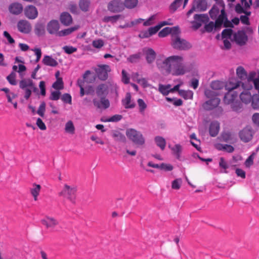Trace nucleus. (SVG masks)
Here are the masks:
<instances>
[{
    "label": "nucleus",
    "instance_id": "62",
    "mask_svg": "<svg viewBox=\"0 0 259 259\" xmlns=\"http://www.w3.org/2000/svg\"><path fill=\"white\" fill-rule=\"evenodd\" d=\"M53 88L57 90H60L63 89V84L61 79L57 80L53 84Z\"/></svg>",
    "mask_w": 259,
    "mask_h": 259
},
{
    "label": "nucleus",
    "instance_id": "27",
    "mask_svg": "<svg viewBox=\"0 0 259 259\" xmlns=\"http://www.w3.org/2000/svg\"><path fill=\"white\" fill-rule=\"evenodd\" d=\"M42 61L45 65L51 67H56L58 64L55 59L53 58L51 56L48 55L44 56Z\"/></svg>",
    "mask_w": 259,
    "mask_h": 259
},
{
    "label": "nucleus",
    "instance_id": "1",
    "mask_svg": "<svg viewBox=\"0 0 259 259\" xmlns=\"http://www.w3.org/2000/svg\"><path fill=\"white\" fill-rule=\"evenodd\" d=\"M156 65L158 69L164 72L175 76L183 75L190 71L189 65L184 64L181 56L174 55L165 59H158Z\"/></svg>",
    "mask_w": 259,
    "mask_h": 259
},
{
    "label": "nucleus",
    "instance_id": "63",
    "mask_svg": "<svg viewBox=\"0 0 259 259\" xmlns=\"http://www.w3.org/2000/svg\"><path fill=\"white\" fill-rule=\"evenodd\" d=\"M61 93L59 91H54L51 93L50 99L52 100H58L60 98Z\"/></svg>",
    "mask_w": 259,
    "mask_h": 259
},
{
    "label": "nucleus",
    "instance_id": "4",
    "mask_svg": "<svg viewBox=\"0 0 259 259\" xmlns=\"http://www.w3.org/2000/svg\"><path fill=\"white\" fill-rule=\"evenodd\" d=\"M205 95L210 99L203 104V108L206 110H211L217 107L220 103V99L217 97L219 94L209 89L204 92Z\"/></svg>",
    "mask_w": 259,
    "mask_h": 259
},
{
    "label": "nucleus",
    "instance_id": "35",
    "mask_svg": "<svg viewBox=\"0 0 259 259\" xmlns=\"http://www.w3.org/2000/svg\"><path fill=\"white\" fill-rule=\"evenodd\" d=\"M35 33L38 36H42L45 33V27L43 24L37 23L34 28Z\"/></svg>",
    "mask_w": 259,
    "mask_h": 259
},
{
    "label": "nucleus",
    "instance_id": "26",
    "mask_svg": "<svg viewBox=\"0 0 259 259\" xmlns=\"http://www.w3.org/2000/svg\"><path fill=\"white\" fill-rule=\"evenodd\" d=\"M60 21L64 25H69L72 22V17L68 13H62L60 15Z\"/></svg>",
    "mask_w": 259,
    "mask_h": 259
},
{
    "label": "nucleus",
    "instance_id": "29",
    "mask_svg": "<svg viewBox=\"0 0 259 259\" xmlns=\"http://www.w3.org/2000/svg\"><path fill=\"white\" fill-rule=\"evenodd\" d=\"M41 186L39 185L33 184L32 187L30 189V193L33 196L34 200L36 201L37 197L39 194Z\"/></svg>",
    "mask_w": 259,
    "mask_h": 259
},
{
    "label": "nucleus",
    "instance_id": "40",
    "mask_svg": "<svg viewBox=\"0 0 259 259\" xmlns=\"http://www.w3.org/2000/svg\"><path fill=\"white\" fill-rule=\"evenodd\" d=\"M179 94L186 100L192 99L193 98V93L190 90H180Z\"/></svg>",
    "mask_w": 259,
    "mask_h": 259
},
{
    "label": "nucleus",
    "instance_id": "18",
    "mask_svg": "<svg viewBox=\"0 0 259 259\" xmlns=\"http://www.w3.org/2000/svg\"><path fill=\"white\" fill-rule=\"evenodd\" d=\"M194 20L195 21L193 22V27L195 29H198L201 26V22L203 21L204 18V22L208 19V17L205 15H198L195 14L194 16Z\"/></svg>",
    "mask_w": 259,
    "mask_h": 259
},
{
    "label": "nucleus",
    "instance_id": "44",
    "mask_svg": "<svg viewBox=\"0 0 259 259\" xmlns=\"http://www.w3.org/2000/svg\"><path fill=\"white\" fill-rule=\"evenodd\" d=\"M182 184V180L181 178L177 179L171 183V188L175 190H179Z\"/></svg>",
    "mask_w": 259,
    "mask_h": 259
},
{
    "label": "nucleus",
    "instance_id": "47",
    "mask_svg": "<svg viewBox=\"0 0 259 259\" xmlns=\"http://www.w3.org/2000/svg\"><path fill=\"white\" fill-rule=\"evenodd\" d=\"M256 75V73L254 72H251L249 73L248 75H247V79L248 84L246 87L249 86L250 84H254V81L255 80V76Z\"/></svg>",
    "mask_w": 259,
    "mask_h": 259
},
{
    "label": "nucleus",
    "instance_id": "5",
    "mask_svg": "<svg viewBox=\"0 0 259 259\" xmlns=\"http://www.w3.org/2000/svg\"><path fill=\"white\" fill-rule=\"evenodd\" d=\"M126 135L129 140L136 145H143L145 143V138L142 133L134 128L127 129Z\"/></svg>",
    "mask_w": 259,
    "mask_h": 259
},
{
    "label": "nucleus",
    "instance_id": "20",
    "mask_svg": "<svg viewBox=\"0 0 259 259\" xmlns=\"http://www.w3.org/2000/svg\"><path fill=\"white\" fill-rule=\"evenodd\" d=\"M122 105L126 109L133 108L135 106V104L131 100V95L130 93L126 94L125 97L122 100Z\"/></svg>",
    "mask_w": 259,
    "mask_h": 259
},
{
    "label": "nucleus",
    "instance_id": "55",
    "mask_svg": "<svg viewBox=\"0 0 259 259\" xmlns=\"http://www.w3.org/2000/svg\"><path fill=\"white\" fill-rule=\"evenodd\" d=\"M156 17V15L151 16L148 19L144 22L143 25L148 26L153 24L154 23V20H155Z\"/></svg>",
    "mask_w": 259,
    "mask_h": 259
},
{
    "label": "nucleus",
    "instance_id": "15",
    "mask_svg": "<svg viewBox=\"0 0 259 259\" xmlns=\"http://www.w3.org/2000/svg\"><path fill=\"white\" fill-rule=\"evenodd\" d=\"M24 13L27 18L29 19H34L38 15V11L35 7L29 5L24 9Z\"/></svg>",
    "mask_w": 259,
    "mask_h": 259
},
{
    "label": "nucleus",
    "instance_id": "21",
    "mask_svg": "<svg viewBox=\"0 0 259 259\" xmlns=\"http://www.w3.org/2000/svg\"><path fill=\"white\" fill-rule=\"evenodd\" d=\"M168 147L170 149L172 154L176 157V158L178 160H180L181 155L183 151L182 146L180 144H177L175 145L174 146H170L169 145Z\"/></svg>",
    "mask_w": 259,
    "mask_h": 259
},
{
    "label": "nucleus",
    "instance_id": "50",
    "mask_svg": "<svg viewBox=\"0 0 259 259\" xmlns=\"http://www.w3.org/2000/svg\"><path fill=\"white\" fill-rule=\"evenodd\" d=\"M63 50L67 54H71L77 51V48L70 46H65Z\"/></svg>",
    "mask_w": 259,
    "mask_h": 259
},
{
    "label": "nucleus",
    "instance_id": "56",
    "mask_svg": "<svg viewBox=\"0 0 259 259\" xmlns=\"http://www.w3.org/2000/svg\"><path fill=\"white\" fill-rule=\"evenodd\" d=\"M122 118V116L119 114H115L106 120L107 122H117L120 120Z\"/></svg>",
    "mask_w": 259,
    "mask_h": 259
},
{
    "label": "nucleus",
    "instance_id": "41",
    "mask_svg": "<svg viewBox=\"0 0 259 259\" xmlns=\"http://www.w3.org/2000/svg\"><path fill=\"white\" fill-rule=\"evenodd\" d=\"M217 148L220 150H224L229 153L232 152L234 150L233 146L227 144H219L217 146Z\"/></svg>",
    "mask_w": 259,
    "mask_h": 259
},
{
    "label": "nucleus",
    "instance_id": "12",
    "mask_svg": "<svg viewBox=\"0 0 259 259\" xmlns=\"http://www.w3.org/2000/svg\"><path fill=\"white\" fill-rule=\"evenodd\" d=\"M99 100L95 98L93 100V104L95 107L99 109H107L110 106V102L108 99L105 97H100Z\"/></svg>",
    "mask_w": 259,
    "mask_h": 259
},
{
    "label": "nucleus",
    "instance_id": "32",
    "mask_svg": "<svg viewBox=\"0 0 259 259\" xmlns=\"http://www.w3.org/2000/svg\"><path fill=\"white\" fill-rule=\"evenodd\" d=\"M79 28V26L78 25L74 26L73 27H71L68 28L67 29H65L64 30H62L60 31H59L57 33V34L59 36H63L69 35L72 33L73 32L77 30Z\"/></svg>",
    "mask_w": 259,
    "mask_h": 259
},
{
    "label": "nucleus",
    "instance_id": "58",
    "mask_svg": "<svg viewBox=\"0 0 259 259\" xmlns=\"http://www.w3.org/2000/svg\"><path fill=\"white\" fill-rule=\"evenodd\" d=\"M61 99L64 103L71 104L72 98L71 95L69 94H64L62 96Z\"/></svg>",
    "mask_w": 259,
    "mask_h": 259
},
{
    "label": "nucleus",
    "instance_id": "10",
    "mask_svg": "<svg viewBox=\"0 0 259 259\" xmlns=\"http://www.w3.org/2000/svg\"><path fill=\"white\" fill-rule=\"evenodd\" d=\"M110 71V67L108 65H99L95 70L98 77L103 80H105L107 78L108 72Z\"/></svg>",
    "mask_w": 259,
    "mask_h": 259
},
{
    "label": "nucleus",
    "instance_id": "19",
    "mask_svg": "<svg viewBox=\"0 0 259 259\" xmlns=\"http://www.w3.org/2000/svg\"><path fill=\"white\" fill-rule=\"evenodd\" d=\"M59 29V24L57 20H53L47 25V30L50 34H55Z\"/></svg>",
    "mask_w": 259,
    "mask_h": 259
},
{
    "label": "nucleus",
    "instance_id": "7",
    "mask_svg": "<svg viewBox=\"0 0 259 259\" xmlns=\"http://www.w3.org/2000/svg\"><path fill=\"white\" fill-rule=\"evenodd\" d=\"M76 188L74 186L64 185L63 190L60 192V195L62 196L73 202L75 199Z\"/></svg>",
    "mask_w": 259,
    "mask_h": 259
},
{
    "label": "nucleus",
    "instance_id": "6",
    "mask_svg": "<svg viewBox=\"0 0 259 259\" xmlns=\"http://www.w3.org/2000/svg\"><path fill=\"white\" fill-rule=\"evenodd\" d=\"M179 30L178 32L174 33L171 37V45L174 48L179 50H186L189 49L191 45L185 40L181 39L179 36Z\"/></svg>",
    "mask_w": 259,
    "mask_h": 259
},
{
    "label": "nucleus",
    "instance_id": "61",
    "mask_svg": "<svg viewBox=\"0 0 259 259\" xmlns=\"http://www.w3.org/2000/svg\"><path fill=\"white\" fill-rule=\"evenodd\" d=\"M219 166L225 170L224 172H227L226 170L229 167L227 162L224 160V158L221 157L220 159Z\"/></svg>",
    "mask_w": 259,
    "mask_h": 259
},
{
    "label": "nucleus",
    "instance_id": "2",
    "mask_svg": "<svg viewBox=\"0 0 259 259\" xmlns=\"http://www.w3.org/2000/svg\"><path fill=\"white\" fill-rule=\"evenodd\" d=\"M240 82L235 79H232L227 82L225 85V89L228 91V92L224 98V103L230 104L232 110L237 112L241 111L242 104L237 100L238 93L235 90L240 88Z\"/></svg>",
    "mask_w": 259,
    "mask_h": 259
},
{
    "label": "nucleus",
    "instance_id": "46",
    "mask_svg": "<svg viewBox=\"0 0 259 259\" xmlns=\"http://www.w3.org/2000/svg\"><path fill=\"white\" fill-rule=\"evenodd\" d=\"M138 0H125L124 6L127 8L132 9L138 4Z\"/></svg>",
    "mask_w": 259,
    "mask_h": 259
},
{
    "label": "nucleus",
    "instance_id": "54",
    "mask_svg": "<svg viewBox=\"0 0 259 259\" xmlns=\"http://www.w3.org/2000/svg\"><path fill=\"white\" fill-rule=\"evenodd\" d=\"M45 110H46V104L45 102H42L40 104V105H39L38 109L37 111V113L39 115H40L41 117H44Z\"/></svg>",
    "mask_w": 259,
    "mask_h": 259
},
{
    "label": "nucleus",
    "instance_id": "14",
    "mask_svg": "<svg viewBox=\"0 0 259 259\" xmlns=\"http://www.w3.org/2000/svg\"><path fill=\"white\" fill-rule=\"evenodd\" d=\"M123 4L119 0L111 2L108 6V10L112 12H119L123 9Z\"/></svg>",
    "mask_w": 259,
    "mask_h": 259
},
{
    "label": "nucleus",
    "instance_id": "33",
    "mask_svg": "<svg viewBox=\"0 0 259 259\" xmlns=\"http://www.w3.org/2000/svg\"><path fill=\"white\" fill-rule=\"evenodd\" d=\"M42 223L47 228H49L54 227L58 224V222L54 219L48 217L42 220Z\"/></svg>",
    "mask_w": 259,
    "mask_h": 259
},
{
    "label": "nucleus",
    "instance_id": "11",
    "mask_svg": "<svg viewBox=\"0 0 259 259\" xmlns=\"http://www.w3.org/2000/svg\"><path fill=\"white\" fill-rule=\"evenodd\" d=\"M223 10L225 13L224 4L219 3L217 5H214L209 12L210 18L212 19H215L216 20L219 15L222 13V10Z\"/></svg>",
    "mask_w": 259,
    "mask_h": 259
},
{
    "label": "nucleus",
    "instance_id": "28",
    "mask_svg": "<svg viewBox=\"0 0 259 259\" xmlns=\"http://www.w3.org/2000/svg\"><path fill=\"white\" fill-rule=\"evenodd\" d=\"M193 6L197 11H204L206 9V3L204 0H194Z\"/></svg>",
    "mask_w": 259,
    "mask_h": 259
},
{
    "label": "nucleus",
    "instance_id": "37",
    "mask_svg": "<svg viewBox=\"0 0 259 259\" xmlns=\"http://www.w3.org/2000/svg\"><path fill=\"white\" fill-rule=\"evenodd\" d=\"M156 145L158 146L162 150L165 149L166 146V141L165 139L161 136H156L154 139Z\"/></svg>",
    "mask_w": 259,
    "mask_h": 259
},
{
    "label": "nucleus",
    "instance_id": "24",
    "mask_svg": "<svg viewBox=\"0 0 259 259\" xmlns=\"http://www.w3.org/2000/svg\"><path fill=\"white\" fill-rule=\"evenodd\" d=\"M178 29L179 28L176 27L173 28L165 27L158 33V36L160 37H164L169 34H171L172 36L174 33L178 32Z\"/></svg>",
    "mask_w": 259,
    "mask_h": 259
},
{
    "label": "nucleus",
    "instance_id": "52",
    "mask_svg": "<svg viewBox=\"0 0 259 259\" xmlns=\"http://www.w3.org/2000/svg\"><path fill=\"white\" fill-rule=\"evenodd\" d=\"M252 107L254 109L259 108V95H253L252 101Z\"/></svg>",
    "mask_w": 259,
    "mask_h": 259
},
{
    "label": "nucleus",
    "instance_id": "30",
    "mask_svg": "<svg viewBox=\"0 0 259 259\" xmlns=\"http://www.w3.org/2000/svg\"><path fill=\"white\" fill-rule=\"evenodd\" d=\"M112 137L117 142L124 143L126 141L125 136L117 131H113L112 132Z\"/></svg>",
    "mask_w": 259,
    "mask_h": 259
},
{
    "label": "nucleus",
    "instance_id": "3",
    "mask_svg": "<svg viewBox=\"0 0 259 259\" xmlns=\"http://www.w3.org/2000/svg\"><path fill=\"white\" fill-rule=\"evenodd\" d=\"M225 27H233V25L231 22L227 19L226 13L222 10V13L219 15L215 22L211 21L205 25L204 28L206 32H210L213 30H219L222 26Z\"/></svg>",
    "mask_w": 259,
    "mask_h": 259
},
{
    "label": "nucleus",
    "instance_id": "53",
    "mask_svg": "<svg viewBox=\"0 0 259 259\" xmlns=\"http://www.w3.org/2000/svg\"><path fill=\"white\" fill-rule=\"evenodd\" d=\"M119 15H115L112 16H106L104 18V21L105 22H115L119 18Z\"/></svg>",
    "mask_w": 259,
    "mask_h": 259
},
{
    "label": "nucleus",
    "instance_id": "42",
    "mask_svg": "<svg viewBox=\"0 0 259 259\" xmlns=\"http://www.w3.org/2000/svg\"><path fill=\"white\" fill-rule=\"evenodd\" d=\"M171 85L170 84L167 85H159V91L164 96L167 95L170 91Z\"/></svg>",
    "mask_w": 259,
    "mask_h": 259
},
{
    "label": "nucleus",
    "instance_id": "9",
    "mask_svg": "<svg viewBox=\"0 0 259 259\" xmlns=\"http://www.w3.org/2000/svg\"><path fill=\"white\" fill-rule=\"evenodd\" d=\"M234 42L240 46L245 45L248 41V36L243 30H238L233 35Z\"/></svg>",
    "mask_w": 259,
    "mask_h": 259
},
{
    "label": "nucleus",
    "instance_id": "43",
    "mask_svg": "<svg viewBox=\"0 0 259 259\" xmlns=\"http://www.w3.org/2000/svg\"><path fill=\"white\" fill-rule=\"evenodd\" d=\"M79 6L80 9L84 12L89 11L90 6V2L89 0H80L79 2Z\"/></svg>",
    "mask_w": 259,
    "mask_h": 259
},
{
    "label": "nucleus",
    "instance_id": "38",
    "mask_svg": "<svg viewBox=\"0 0 259 259\" xmlns=\"http://www.w3.org/2000/svg\"><path fill=\"white\" fill-rule=\"evenodd\" d=\"M65 132L71 135L74 134L75 127L73 122L71 120L67 121L65 125Z\"/></svg>",
    "mask_w": 259,
    "mask_h": 259
},
{
    "label": "nucleus",
    "instance_id": "13",
    "mask_svg": "<svg viewBox=\"0 0 259 259\" xmlns=\"http://www.w3.org/2000/svg\"><path fill=\"white\" fill-rule=\"evenodd\" d=\"M110 84L109 83H102L98 85L96 88V94L98 97L106 96L109 93Z\"/></svg>",
    "mask_w": 259,
    "mask_h": 259
},
{
    "label": "nucleus",
    "instance_id": "57",
    "mask_svg": "<svg viewBox=\"0 0 259 259\" xmlns=\"http://www.w3.org/2000/svg\"><path fill=\"white\" fill-rule=\"evenodd\" d=\"M92 45L94 48L100 49L104 46V41L101 39H98L94 40Z\"/></svg>",
    "mask_w": 259,
    "mask_h": 259
},
{
    "label": "nucleus",
    "instance_id": "51",
    "mask_svg": "<svg viewBox=\"0 0 259 259\" xmlns=\"http://www.w3.org/2000/svg\"><path fill=\"white\" fill-rule=\"evenodd\" d=\"M183 1V0H175L170 6V10L175 11L181 6Z\"/></svg>",
    "mask_w": 259,
    "mask_h": 259
},
{
    "label": "nucleus",
    "instance_id": "22",
    "mask_svg": "<svg viewBox=\"0 0 259 259\" xmlns=\"http://www.w3.org/2000/svg\"><path fill=\"white\" fill-rule=\"evenodd\" d=\"M9 10L13 14L18 15L22 12L23 7L20 4L14 3L10 5Z\"/></svg>",
    "mask_w": 259,
    "mask_h": 259
},
{
    "label": "nucleus",
    "instance_id": "31",
    "mask_svg": "<svg viewBox=\"0 0 259 259\" xmlns=\"http://www.w3.org/2000/svg\"><path fill=\"white\" fill-rule=\"evenodd\" d=\"M210 87L212 89L211 90L218 93L219 96L220 93L219 92V90L223 88V87H224V84L222 81L215 80L211 82Z\"/></svg>",
    "mask_w": 259,
    "mask_h": 259
},
{
    "label": "nucleus",
    "instance_id": "16",
    "mask_svg": "<svg viewBox=\"0 0 259 259\" xmlns=\"http://www.w3.org/2000/svg\"><path fill=\"white\" fill-rule=\"evenodd\" d=\"M241 140L245 142H248L251 140L253 136V132L249 127L243 129L239 134Z\"/></svg>",
    "mask_w": 259,
    "mask_h": 259
},
{
    "label": "nucleus",
    "instance_id": "34",
    "mask_svg": "<svg viewBox=\"0 0 259 259\" xmlns=\"http://www.w3.org/2000/svg\"><path fill=\"white\" fill-rule=\"evenodd\" d=\"M83 78L87 83H93L96 79L95 76L90 70H87L83 75Z\"/></svg>",
    "mask_w": 259,
    "mask_h": 259
},
{
    "label": "nucleus",
    "instance_id": "8",
    "mask_svg": "<svg viewBox=\"0 0 259 259\" xmlns=\"http://www.w3.org/2000/svg\"><path fill=\"white\" fill-rule=\"evenodd\" d=\"M242 87L244 89V91L240 93V98L241 100L245 104H248L252 101L253 95L250 91L252 88V85L250 84L248 87H246L244 83H242Z\"/></svg>",
    "mask_w": 259,
    "mask_h": 259
},
{
    "label": "nucleus",
    "instance_id": "23",
    "mask_svg": "<svg viewBox=\"0 0 259 259\" xmlns=\"http://www.w3.org/2000/svg\"><path fill=\"white\" fill-rule=\"evenodd\" d=\"M144 52L146 56V60L148 63H151L155 60L156 53L153 49L150 48L145 49Z\"/></svg>",
    "mask_w": 259,
    "mask_h": 259
},
{
    "label": "nucleus",
    "instance_id": "64",
    "mask_svg": "<svg viewBox=\"0 0 259 259\" xmlns=\"http://www.w3.org/2000/svg\"><path fill=\"white\" fill-rule=\"evenodd\" d=\"M31 51L35 53V55L36 56V62H38L41 56V51L40 49L39 48H34L32 49Z\"/></svg>",
    "mask_w": 259,
    "mask_h": 259
},
{
    "label": "nucleus",
    "instance_id": "25",
    "mask_svg": "<svg viewBox=\"0 0 259 259\" xmlns=\"http://www.w3.org/2000/svg\"><path fill=\"white\" fill-rule=\"evenodd\" d=\"M220 130V123L218 121H212L209 126V134L211 137L216 136Z\"/></svg>",
    "mask_w": 259,
    "mask_h": 259
},
{
    "label": "nucleus",
    "instance_id": "45",
    "mask_svg": "<svg viewBox=\"0 0 259 259\" xmlns=\"http://www.w3.org/2000/svg\"><path fill=\"white\" fill-rule=\"evenodd\" d=\"M233 30L229 29H225L222 32V36L223 39H230L232 35Z\"/></svg>",
    "mask_w": 259,
    "mask_h": 259
},
{
    "label": "nucleus",
    "instance_id": "48",
    "mask_svg": "<svg viewBox=\"0 0 259 259\" xmlns=\"http://www.w3.org/2000/svg\"><path fill=\"white\" fill-rule=\"evenodd\" d=\"M138 106L139 107V111L141 113H143L146 109L147 106L143 100L139 99L137 101Z\"/></svg>",
    "mask_w": 259,
    "mask_h": 259
},
{
    "label": "nucleus",
    "instance_id": "60",
    "mask_svg": "<svg viewBox=\"0 0 259 259\" xmlns=\"http://www.w3.org/2000/svg\"><path fill=\"white\" fill-rule=\"evenodd\" d=\"M122 81L124 84H128L130 82V78L125 70H122Z\"/></svg>",
    "mask_w": 259,
    "mask_h": 259
},
{
    "label": "nucleus",
    "instance_id": "39",
    "mask_svg": "<svg viewBox=\"0 0 259 259\" xmlns=\"http://www.w3.org/2000/svg\"><path fill=\"white\" fill-rule=\"evenodd\" d=\"M237 76L241 80H243L247 78V73L245 69L241 66L238 67L236 69Z\"/></svg>",
    "mask_w": 259,
    "mask_h": 259
},
{
    "label": "nucleus",
    "instance_id": "36",
    "mask_svg": "<svg viewBox=\"0 0 259 259\" xmlns=\"http://www.w3.org/2000/svg\"><path fill=\"white\" fill-rule=\"evenodd\" d=\"M33 81L29 78L23 79L20 81L19 87L21 89H25L33 86Z\"/></svg>",
    "mask_w": 259,
    "mask_h": 259
},
{
    "label": "nucleus",
    "instance_id": "59",
    "mask_svg": "<svg viewBox=\"0 0 259 259\" xmlns=\"http://www.w3.org/2000/svg\"><path fill=\"white\" fill-rule=\"evenodd\" d=\"M140 58V54H136L131 55L128 58L127 60L131 63H135L138 61Z\"/></svg>",
    "mask_w": 259,
    "mask_h": 259
},
{
    "label": "nucleus",
    "instance_id": "49",
    "mask_svg": "<svg viewBox=\"0 0 259 259\" xmlns=\"http://www.w3.org/2000/svg\"><path fill=\"white\" fill-rule=\"evenodd\" d=\"M16 73L12 72L10 75L7 77V79L9 82L12 85H16L17 81L16 80Z\"/></svg>",
    "mask_w": 259,
    "mask_h": 259
},
{
    "label": "nucleus",
    "instance_id": "17",
    "mask_svg": "<svg viewBox=\"0 0 259 259\" xmlns=\"http://www.w3.org/2000/svg\"><path fill=\"white\" fill-rule=\"evenodd\" d=\"M18 30L22 33H28L31 29L30 23L26 20H20L17 24Z\"/></svg>",
    "mask_w": 259,
    "mask_h": 259
}]
</instances>
